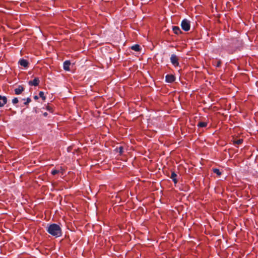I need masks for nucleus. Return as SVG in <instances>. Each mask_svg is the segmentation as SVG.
Instances as JSON below:
<instances>
[{"mask_svg":"<svg viewBox=\"0 0 258 258\" xmlns=\"http://www.w3.org/2000/svg\"><path fill=\"white\" fill-rule=\"evenodd\" d=\"M19 64L24 68H26L28 66L29 62L26 59L22 58L19 61Z\"/></svg>","mask_w":258,"mask_h":258,"instance_id":"nucleus-7","label":"nucleus"},{"mask_svg":"<svg viewBox=\"0 0 258 258\" xmlns=\"http://www.w3.org/2000/svg\"><path fill=\"white\" fill-rule=\"evenodd\" d=\"M71 65V62L69 60H66L63 64V68L65 71H70V66Z\"/></svg>","mask_w":258,"mask_h":258,"instance_id":"nucleus-10","label":"nucleus"},{"mask_svg":"<svg viewBox=\"0 0 258 258\" xmlns=\"http://www.w3.org/2000/svg\"><path fill=\"white\" fill-rule=\"evenodd\" d=\"M243 139H240L235 141H234V144L239 145L241 144L243 142Z\"/></svg>","mask_w":258,"mask_h":258,"instance_id":"nucleus-16","label":"nucleus"},{"mask_svg":"<svg viewBox=\"0 0 258 258\" xmlns=\"http://www.w3.org/2000/svg\"><path fill=\"white\" fill-rule=\"evenodd\" d=\"M7 97L0 95V107H3L7 103Z\"/></svg>","mask_w":258,"mask_h":258,"instance_id":"nucleus-8","label":"nucleus"},{"mask_svg":"<svg viewBox=\"0 0 258 258\" xmlns=\"http://www.w3.org/2000/svg\"><path fill=\"white\" fill-rule=\"evenodd\" d=\"M207 122H199L197 125L199 127H205L207 126Z\"/></svg>","mask_w":258,"mask_h":258,"instance_id":"nucleus-14","label":"nucleus"},{"mask_svg":"<svg viewBox=\"0 0 258 258\" xmlns=\"http://www.w3.org/2000/svg\"><path fill=\"white\" fill-rule=\"evenodd\" d=\"M172 30H173V32L177 35H178L182 33L180 29L178 26H173V28H172Z\"/></svg>","mask_w":258,"mask_h":258,"instance_id":"nucleus-12","label":"nucleus"},{"mask_svg":"<svg viewBox=\"0 0 258 258\" xmlns=\"http://www.w3.org/2000/svg\"><path fill=\"white\" fill-rule=\"evenodd\" d=\"M177 174L175 173V172L173 171L171 172L170 178L172 179V181L174 183V184H176L177 183V179L176 178Z\"/></svg>","mask_w":258,"mask_h":258,"instance_id":"nucleus-11","label":"nucleus"},{"mask_svg":"<svg viewBox=\"0 0 258 258\" xmlns=\"http://www.w3.org/2000/svg\"><path fill=\"white\" fill-rule=\"evenodd\" d=\"M213 172L214 173L216 174L217 175H218V176H220L221 175V172H220L219 169H218L217 168L213 169Z\"/></svg>","mask_w":258,"mask_h":258,"instance_id":"nucleus-15","label":"nucleus"},{"mask_svg":"<svg viewBox=\"0 0 258 258\" xmlns=\"http://www.w3.org/2000/svg\"><path fill=\"white\" fill-rule=\"evenodd\" d=\"M18 99L17 97H15L12 99V103L14 104H15L18 102Z\"/></svg>","mask_w":258,"mask_h":258,"instance_id":"nucleus-22","label":"nucleus"},{"mask_svg":"<svg viewBox=\"0 0 258 258\" xmlns=\"http://www.w3.org/2000/svg\"><path fill=\"white\" fill-rule=\"evenodd\" d=\"M24 87L21 85H19L18 87V88H17L15 89V90H14L15 93L16 95H19L22 93V92L24 91Z\"/></svg>","mask_w":258,"mask_h":258,"instance_id":"nucleus-9","label":"nucleus"},{"mask_svg":"<svg viewBox=\"0 0 258 258\" xmlns=\"http://www.w3.org/2000/svg\"><path fill=\"white\" fill-rule=\"evenodd\" d=\"M170 61L172 65L175 67H178L179 66L178 58L177 56L174 54H172L171 55Z\"/></svg>","mask_w":258,"mask_h":258,"instance_id":"nucleus-4","label":"nucleus"},{"mask_svg":"<svg viewBox=\"0 0 258 258\" xmlns=\"http://www.w3.org/2000/svg\"><path fill=\"white\" fill-rule=\"evenodd\" d=\"M46 231L49 234L55 238L60 237L62 235L61 228L57 224L53 223L48 225Z\"/></svg>","mask_w":258,"mask_h":258,"instance_id":"nucleus-2","label":"nucleus"},{"mask_svg":"<svg viewBox=\"0 0 258 258\" xmlns=\"http://www.w3.org/2000/svg\"><path fill=\"white\" fill-rule=\"evenodd\" d=\"M39 79L38 78H35L33 80L30 81L28 84L30 86H37L39 85Z\"/></svg>","mask_w":258,"mask_h":258,"instance_id":"nucleus-6","label":"nucleus"},{"mask_svg":"<svg viewBox=\"0 0 258 258\" xmlns=\"http://www.w3.org/2000/svg\"><path fill=\"white\" fill-rule=\"evenodd\" d=\"M181 27L184 31H189L190 28V21L186 19H183L181 23Z\"/></svg>","mask_w":258,"mask_h":258,"instance_id":"nucleus-3","label":"nucleus"},{"mask_svg":"<svg viewBox=\"0 0 258 258\" xmlns=\"http://www.w3.org/2000/svg\"><path fill=\"white\" fill-rule=\"evenodd\" d=\"M34 99L35 100H37V99H38V97L37 96H36H36H35L34 97Z\"/></svg>","mask_w":258,"mask_h":258,"instance_id":"nucleus-23","label":"nucleus"},{"mask_svg":"<svg viewBox=\"0 0 258 258\" xmlns=\"http://www.w3.org/2000/svg\"><path fill=\"white\" fill-rule=\"evenodd\" d=\"M175 80V76L173 75H167L165 76L166 82L169 83H173Z\"/></svg>","mask_w":258,"mask_h":258,"instance_id":"nucleus-5","label":"nucleus"},{"mask_svg":"<svg viewBox=\"0 0 258 258\" xmlns=\"http://www.w3.org/2000/svg\"><path fill=\"white\" fill-rule=\"evenodd\" d=\"M131 48L135 51H139L140 50V46L138 44H135L131 47Z\"/></svg>","mask_w":258,"mask_h":258,"instance_id":"nucleus-13","label":"nucleus"},{"mask_svg":"<svg viewBox=\"0 0 258 258\" xmlns=\"http://www.w3.org/2000/svg\"><path fill=\"white\" fill-rule=\"evenodd\" d=\"M31 101V99L29 97H28L26 99V101L24 103L25 105H27Z\"/></svg>","mask_w":258,"mask_h":258,"instance_id":"nucleus-21","label":"nucleus"},{"mask_svg":"<svg viewBox=\"0 0 258 258\" xmlns=\"http://www.w3.org/2000/svg\"><path fill=\"white\" fill-rule=\"evenodd\" d=\"M43 114L44 116H46L47 115V113L46 112H45Z\"/></svg>","mask_w":258,"mask_h":258,"instance_id":"nucleus-24","label":"nucleus"},{"mask_svg":"<svg viewBox=\"0 0 258 258\" xmlns=\"http://www.w3.org/2000/svg\"><path fill=\"white\" fill-rule=\"evenodd\" d=\"M116 150L118 151V152L119 153L120 155L122 154L123 152V148L121 146L119 147L118 149L117 148Z\"/></svg>","mask_w":258,"mask_h":258,"instance_id":"nucleus-20","label":"nucleus"},{"mask_svg":"<svg viewBox=\"0 0 258 258\" xmlns=\"http://www.w3.org/2000/svg\"><path fill=\"white\" fill-rule=\"evenodd\" d=\"M221 62L220 60H217V61H215L214 62V65L217 67V68H219L221 66Z\"/></svg>","mask_w":258,"mask_h":258,"instance_id":"nucleus-18","label":"nucleus"},{"mask_svg":"<svg viewBox=\"0 0 258 258\" xmlns=\"http://www.w3.org/2000/svg\"><path fill=\"white\" fill-rule=\"evenodd\" d=\"M59 172V170H56V169H53L51 171V173L53 175L58 173Z\"/></svg>","mask_w":258,"mask_h":258,"instance_id":"nucleus-19","label":"nucleus"},{"mask_svg":"<svg viewBox=\"0 0 258 258\" xmlns=\"http://www.w3.org/2000/svg\"><path fill=\"white\" fill-rule=\"evenodd\" d=\"M242 45V41L239 38H227L223 41L222 48L228 53L232 54Z\"/></svg>","mask_w":258,"mask_h":258,"instance_id":"nucleus-1","label":"nucleus"},{"mask_svg":"<svg viewBox=\"0 0 258 258\" xmlns=\"http://www.w3.org/2000/svg\"><path fill=\"white\" fill-rule=\"evenodd\" d=\"M39 97L42 99L43 100H45L46 99L45 96H44V92L42 91H40L39 93Z\"/></svg>","mask_w":258,"mask_h":258,"instance_id":"nucleus-17","label":"nucleus"}]
</instances>
